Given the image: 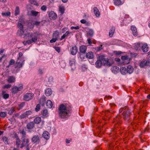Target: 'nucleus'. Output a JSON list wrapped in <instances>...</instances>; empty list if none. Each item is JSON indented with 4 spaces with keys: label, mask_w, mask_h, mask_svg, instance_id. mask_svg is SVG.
Segmentation results:
<instances>
[{
    "label": "nucleus",
    "mask_w": 150,
    "mask_h": 150,
    "mask_svg": "<svg viewBox=\"0 0 150 150\" xmlns=\"http://www.w3.org/2000/svg\"><path fill=\"white\" fill-rule=\"evenodd\" d=\"M20 133L21 134V140L19 139L18 137L17 136L16 138V144L18 148L19 146L21 149L24 147H26V150H30V147H29V140L28 138L26 137V132L23 129L20 132Z\"/></svg>",
    "instance_id": "nucleus-1"
},
{
    "label": "nucleus",
    "mask_w": 150,
    "mask_h": 150,
    "mask_svg": "<svg viewBox=\"0 0 150 150\" xmlns=\"http://www.w3.org/2000/svg\"><path fill=\"white\" fill-rule=\"evenodd\" d=\"M71 107H67L63 104L60 105L58 111L59 117L62 119L68 117L71 115Z\"/></svg>",
    "instance_id": "nucleus-2"
},
{
    "label": "nucleus",
    "mask_w": 150,
    "mask_h": 150,
    "mask_svg": "<svg viewBox=\"0 0 150 150\" xmlns=\"http://www.w3.org/2000/svg\"><path fill=\"white\" fill-rule=\"evenodd\" d=\"M41 35L40 33L37 32H35L33 33L26 32V33H25L24 34L23 38L25 39H27L29 37L31 38V40L26 41L27 44L30 45L32 42H36L37 41L38 37Z\"/></svg>",
    "instance_id": "nucleus-3"
},
{
    "label": "nucleus",
    "mask_w": 150,
    "mask_h": 150,
    "mask_svg": "<svg viewBox=\"0 0 150 150\" xmlns=\"http://www.w3.org/2000/svg\"><path fill=\"white\" fill-rule=\"evenodd\" d=\"M122 112L123 118L126 121H128L130 119L131 114L130 110L127 107L121 108L119 110V113Z\"/></svg>",
    "instance_id": "nucleus-4"
},
{
    "label": "nucleus",
    "mask_w": 150,
    "mask_h": 150,
    "mask_svg": "<svg viewBox=\"0 0 150 150\" xmlns=\"http://www.w3.org/2000/svg\"><path fill=\"white\" fill-rule=\"evenodd\" d=\"M23 84H20L18 87L16 86H13L11 88L12 93L13 94L17 93L18 91H21L23 89Z\"/></svg>",
    "instance_id": "nucleus-5"
},
{
    "label": "nucleus",
    "mask_w": 150,
    "mask_h": 150,
    "mask_svg": "<svg viewBox=\"0 0 150 150\" xmlns=\"http://www.w3.org/2000/svg\"><path fill=\"white\" fill-rule=\"evenodd\" d=\"M34 96V94L32 93H27L24 95L23 100L25 101H28L31 100Z\"/></svg>",
    "instance_id": "nucleus-6"
},
{
    "label": "nucleus",
    "mask_w": 150,
    "mask_h": 150,
    "mask_svg": "<svg viewBox=\"0 0 150 150\" xmlns=\"http://www.w3.org/2000/svg\"><path fill=\"white\" fill-rule=\"evenodd\" d=\"M103 59L102 60L103 64L105 66L110 67L112 66L113 64L111 60H109L108 59L105 58L103 55Z\"/></svg>",
    "instance_id": "nucleus-7"
},
{
    "label": "nucleus",
    "mask_w": 150,
    "mask_h": 150,
    "mask_svg": "<svg viewBox=\"0 0 150 150\" xmlns=\"http://www.w3.org/2000/svg\"><path fill=\"white\" fill-rule=\"evenodd\" d=\"M40 140V137L38 135H34L31 139L32 142L36 144H39Z\"/></svg>",
    "instance_id": "nucleus-8"
},
{
    "label": "nucleus",
    "mask_w": 150,
    "mask_h": 150,
    "mask_svg": "<svg viewBox=\"0 0 150 150\" xmlns=\"http://www.w3.org/2000/svg\"><path fill=\"white\" fill-rule=\"evenodd\" d=\"M150 62L149 60H146L144 59L141 61L139 63V66L141 68H143L146 66H149L150 64Z\"/></svg>",
    "instance_id": "nucleus-9"
},
{
    "label": "nucleus",
    "mask_w": 150,
    "mask_h": 150,
    "mask_svg": "<svg viewBox=\"0 0 150 150\" xmlns=\"http://www.w3.org/2000/svg\"><path fill=\"white\" fill-rule=\"evenodd\" d=\"M121 118L120 115H118L115 118H114L113 123L115 126L117 125H119L122 123Z\"/></svg>",
    "instance_id": "nucleus-10"
},
{
    "label": "nucleus",
    "mask_w": 150,
    "mask_h": 150,
    "mask_svg": "<svg viewBox=\"0 0 150 150\" xmlns=\"http://www.w3.org/2000/svg\"><path fill=\"white\" fill-rule=\"evenodd\" d=\"M103 55H101L98 58V60L96 62V65L97 67L99 68L101 66L103 59Z\"/></svg>",
    "instance_id": "nucleus-11"
},
{
    "label": "nucleus",
    "mask_w": 150,
    "mask_h": 150,
    "mask_svg": "<svg viewBox=\"0 0 150 150\" xmlns=\"http://www.w3.org/2000/svg\"><path fill=\"white\" fill-rule=\"evenodd\" d=\"M24 60L23 59L21 60H17L16 63V66L15 67V68H20L22 67L24 64Z\"/></svg>",
    "instance_id": "nucleus-12"
},
{
    "label": "nucleus",
    "mask_w": 150,
    "mask_h": 150,
    "mask_svg": "<svg viewBox=\"0 0 150 150\" xmlns=\"http://www.w3.org/2000/svg\"><path fill=\"white\" fill-rule=\"evenodd\" d=\"M17 27L19 28L20 30V35L21 36H22V35H24V34L25 33H26V32H25L23 31V25L22 24L20 23H18L17 24Z\"/></svg>",
    "instance_id": "nucleus-13"
},
{
    "label": "nucleus",
    "mask_w": 150,
    "mask_h": 150,
    "mask_svg": "<svg viewBox=\"0 0 150 150\" xmlns=\"http://www.w3.org/2000/svg\"><path fill=\"white\" fill-rule=\"evenodd\" d=\"M49 16L51 20H54L56 19L57 15L54 11H51L49 14Z\"/></svg>",
    "instance_id": "nucleus-14"
},
{
    "label": "nucleus",
    "mask_w": 150,
    "mask_h": 150,
    "mask_svg": "<svg viewBox=\"0 0 150 150\" xmlns=\"http://www.w3.org/2000/svg\"><path fill=\"white\" fill-rule=\"evenodd\" d=\"M75 59L73 58H71L69 60V64L70 66L71 69L73 71L75 69Z\"/></svg>",
    "instance_id": "nucleus-15"
},
{
    "label": "nucleus",
    "mask_w": 150,
    "mask_h": 150,
    "mask_svg": "<svg viewBox=\"0 0 150 150\" xmlns=\"http://www.w3.org/2000/svg\"><path fill=\"white\" fill-rule=\"evenodd\" d=\"M94 57L93 53L92 52H88L86 54V57L88 59H93Z\"/></svg>",
    "instance_id": "nucleus-16"
},
{
    "label": "nucleus",
    "mask_w": 150,
    "mask_h": 150,
    "mask_svg": "<svg viewBox=\"0 0 150 150\" xmlns=\"http://www.w3.org/2000/svg\"><path fill=\"white\" fill-rule=\"evenodd\" d=\"M78 51L77 47L76 46H75L72 47L71 49V53L73 55H75Z\"/></svg>",
    "instance_id": "nucleus-17"
},
{
    "label": "nucleus",
    "mask_w": 150,
    "mask_h": 150,
    "mask_svg": "<svg viewBox=\"0 0 150 150\" xmlns=\"http://www.w3.org/2000/svg\"><path fill=\"white\" fill-rule=\"evenodd\" d=\"M87 47L84 45L81 46L79 48L80 53H85L87 50Z\"/></svg>",
    "instance_id": "nucleus-18"
},
{
    "label": "nucleus",
    "mask_w": 150,
    "mask_h": 150,
    "mask_svg": "<svg viewBox=\"0 0 150 150\" xmlns=\"http://www.w3.org/2000/svg\"><path fill=\"white\" fill-rule=\"evenodd\" d=\"M141 49L144 52H147L149 50V47L146 44H144L142 45L141 47Z\"/></svg>",
    "instance_id": "nucleus-19"
},
{
    "label": "nucleus",
    "mask_w": 150,
    "mask_h": 150,
    "mask_svg": "<svg viewBox=\"0 0 150 150\" xmlns=\"http://www.w3.org/2000/svg\"><path fill=\"white\" fill-rule=\"evenodd\" d=\"M7 81L9 83H13L15 81V78L13 76H9L8 77Z\"/></svg>",
    "instance_id": "nucleus-20"
},
{
    "label": "nucleus",
    "mask_w": 150,
    "mask_h": 150,
    "mask_svg": "<svg viewBox=\"0 0 150 150\" xmlns=\"http://www.w3.org/2000/svg\"><path fill=\"white\" fill-rule=\"evenodd\" d=\"M42 137L46 140H47L49 139L50 134L47 131L44 132L42 134Z\"/></svg>",
    "instance_id": "nucleus-21"
},
{
    "label": "nucleus",
    "mask_w": 150,
    "mask_h": 150,
    "mask_svg": "<svg viewBox=\"0 0 150 150\" xmlns=\"http://www.w3.org/2000/svg\"><path fill=\"white\" fill-rule=\"evenodd\" d=\"M46 97L44 96H42L39 100V103L40 105L44 106L46 102Z\"/></svg>",
    "instance_id": "nucleus-22"
},
{
    "label": "nucleus",
    "mask_w": 150,
    "mask_h": 150,
    "mask_svg": "<svg viewBox=\"0 0 150 150\" xmlns=\"http://www.w3.org/2000/svg\"><path fill=\"white\" fill-rule=\"evenodd\" d=\"M131 29L132 31L133 35L134 36H137V33L136 27L134 26H132L131 27Z\"/></svg>",
    "instance_id": "nucleus-23"
},
{
    "label": "nucleus",
    "mask_w": 150,
    "mask_h": 150,
    "mask_svg": "<svg viewBox=\"0 0 150 150\" xmlns=\"http://www.w3.org/2000/svg\"><path fill=\"white\" fill-rule=\"evenodd\" d=\"M120 69L117 66H113L112 68V71L115 74H117L118 71H119Z\"/></svg>",
    "instance_id": "nucleus-24"
},
{
    "label": "nucleus",
    "mask_w": 150,
    "mask_h": 150,
    "mask_svg": "<svg viewBox=\"0 0 150 150\" xmlns=\"http://www.w3.org/2000/svg\"><path fill=\"white\" fill-rule=\"evenodd\" d=\"M94 13L96 16L97 17H99L100 16V13L98 10L97 9V8L96 7H94L93 8Z\"/></svg>",
    "instance_id": "nucleus-25"
},
{
    "label": "nucleus",
    "mask_w": 150,
    "mask_h": 150,
    "mask_svg": "<svg viewBox=\"0 0 150 150\" xmlns=\"http://www.w3.org/2000/svg\"><path fill=\"white\" fill-rule=\"evenodd\" d=\"M34 126V123L33 122H31L28 123L27 127L28 129H31L33 128Z\"/></svg>",
    "instance_id": "nucleus-26"
},
{
    "label": "nucleus",
    "mask_w": 150,
    "mask_h": 150,
    "mask_svg": "<svg viewBox=\"0 0 150 150\" xmlns=\"http://www.w3.org/2000/svg\"><path fill=\"white\" fill-rule=\"evenodd\" d=\"M142 45L140 43H137L135 44L134 46V48L137 50H140L141 48Z\"/></svg>",
    "instance_id": "nucleus-27"
},
{
    "label": "nucleus",
    "mask_w": 150,
    "mask_h": 150,
    "mask_svg": "<svg viewBox=\"0 0 150 150\" xmlns=\"http://www.w3.org/2000/svg\"><path fill=\"white\" fill-rule=\"evenodd\" d=\"M45 94L46 96H49L52 94V90L50 88H47L45 91Z\"/></svg>",
    "instance_id": "nucleus-28"
},
{
    "label": "nucleus",
    "mask_w": 150,
    "mask_h": 150,
    "mask_svg": "<svg viewBox=\"0 0 150 150\" xmlns=\"http://www.w3.org/2000/svg\"><path fill=\"white\" fill-rule=\"evenodd\" d=\"M133 68L131 65H129L127 68V71L129 74H131L133 71Z\"/></svg>",
    "instance_id": "nucleus-29"
},
{
    "label": "nucleus",
    "mask_w": 150,
    "mask_h": 150,
    "mask_svg": "<svg viewBox=\"0 0 150 150\" xmlns=\"http://www.w3.org/2000/svg\"><path fill=\"white\" fill-rule=\"evenodd\" d=\"M115 28L114 27H112L110 29L109 33V36L110 37H112L113 35L114 32L115 31Z\"/></svg>",
    "instance_id": "nucleus-30"
},
{
    "label": "nucleus",
    "mask_w": 150,
    "mask_h": 150,
    "mask_svg": "<svg viewBox=\"0 0 150 150\" xmlns=\"http://www.w3.org/2000/svg\"><path fill=\"white\" fill-rule=\"evenodd\" d=\"M46 105L48 108H51L52 106V103L50 100H48L46 102Z\"/></svg>",
    "instance_id": "nucleus-31"
},
{
    "label": "nucleus",
    "mask_w": 150,
    "mask_h": 150,
    "mask_svg": "<svg viewBox=\"0 0 150 150\" xmlns=\"http://www.w3.org/2000/svg\"><path fill=\"white\" fill-rule=\"evenodd\" d=\"M41 121V119L40 117H35L34 120V122L35 124L39 123Z\"/></svg>",
    "instance_id": "nucleus-32"
},
{
    "label": "nucleus",
    "mask_w": 150,
    "mask_h": 150,
    "mask_svg": "<svg viewBox=\"0 0 150 150\" xmlns=\"http://www.w3.org/2000/svg\"><path fill=\"white\" fill-rule=\"evenodd\" d=\"M53 37L58 40L59 37V33L57 31L54 32L53 35Z\"/></svg>",
    "instance_id": "nucleus-33"
},
{
    "label": "nucleus",
    "mask_w": 150,
    "mask_h": 150,
    "mask_svg": "<svg viewBox=\"0 0 150 150\" xmlns=\"http://www.w3.org/2000/svg\"><path fill=\"white\" fill-rule=\"evenodd\" d=\"M2 95L3 96V98L6 99L8 98L9 97V94L8 93H5V92L3 91L2 93Z\"/></svg>",
    "instance_id": "nucleus-34"
},
{
    "label": "nucleus",
    "mask_w": 150,
    "mask_h": 150,
    "mask_svg": "<svg viewBox=\"0 0 150 150\" xmlns=\"http://www.w3.org/2000/svg\"><path fill=\"white\" fill-rule=\"evenodd\" d=\"M59 10L62 14H63L65 11L64 7L62 6H59Z\"/></svg>",
    "instance_id": "nucleus-35"
},
{
    "label": "nucleus",
    "mask_w": 150,
    "mask_h": 150,
    "mask_svg": "<svg viewBox=\"0 0 150 150\" xmlns=\"http://www.w3.org/2000/svg\"><path fill=\"white\" fill-rule=\"evenodd\" d=\"M114 3L115 4L116 6L121 5L123 4L120 0H115Z\"/></svg>",
    "instance_id": "nucleus-36"
},
{
    "label": "nucleus",
    "mask_w": 150,
    "mask_h": 150,
    "mask_svg": "<svg viewBox=\"0 0 150 150\" xmlns=\"http://www.w3.org/2000/svg\"><path fill=\"white\" fill-rule=\"evenodd\" d=\"M42 114L44 117H47L48 116L47 110V109L43 110L42 112Z\"/></svg>",
    "instance_id": "nucleus-37"
},
{
    "label": "nucleus",
    "mask_w": 150,
    "mask_h": 150,
    "mask_svg": "<svg viewBox=\"0 0 150 150\" xmlns=\"http://www.w3.org/2000/svg\"><path fill=\"white\" fill-rule=\"evenodd\" d=\"M30 13L32 16H36L39 13V12L34 11V10H32L30 11Z\"/></svg>",
    "instance_id": "nucleus-38"
},
{
    "label": "nucleus",
    "mask_w": 150,
    "mask_h": 150,
    "mask_svg": "<svg viewBox=\"0 0 150 150\" xmlns=\"http://www.w3.org/2000/svg\"><path fill=\"white\" fill-rule=\"evenodd\" d=\"M80 57L82 60L85 61V59L86 58V54L85 53H80Z\"/></svg>",
    "instance_id": "nucleus-39"
},
{
    "label": "nucleus",
    "mask_w": 150,
    "mask_h": 150,
    "mask_svg": "<svg viewBox=\"0 0 150 150\" xmlns=\"http://www.w3.org/2000/svg\"><path fill=\"white\" fill-rule=\"evenodd\" d=\"M93 31L92 29H90L87 32V35L90 36H93Z\"/></svg>",
    "instance_id": "nucleus-40"
},
{
    "label": "nucleus",
    "mask_w": 150,
    "mask_h": 150,
    "mask_svg": "<svg viewBox=\"0 0 150 150\" xmlns=\"http://www.w3.org/2000/svg\"><path fill=\"white\" fill-rule=\"evenodd\" d=\"M69 33V31H67L65 34H64L60 38V40H62L64 39L66 37H67L68 34Z\"/></svg>",
    "instance_id": "nucleus-41"
},
{
    "label": "nucleus",
    "mask_w": 150,
    "mask_h": 150,
    "mask_svg": "<svg viewBox=\"0 0 150 150\" xmlns=\"http://www.w3.org/2000/svg\"><path fill=\"white\" fill-rule=\"evenodd\" d=\"M20 13V11L19 8L18 6H17L15 9V15L16 16L17 15H18Z\"/></svg>",
    "instance_id": "nucleus-42"
},
{
    "label": "nucleus",
    "mask_w": 150,
    "mask_h": 150,
    "mask_svg": "<svg viewBox=\"0 0 150 150\" xmlns=\"http://www.w3.org/2000/svg\"><path fill=\"white\" fill-rule=\"evenodd\" d=\"M4 142V143L6 144H9L8 142V138L6 137H4L2 138Z\"/></svg>",
    "instance_id": "nucleus-43"
},
{
    "label": "nucleus",
    "mask_w": 150,
    "mask_h": 150,
    "mask_svg": "<svg viewBox=\"0 0 150 150\" xmlns=\"http://www.w3.org/2000/svg\"><path fill=\"white\" fill-rule=\"evenodd\" d=\"M2 15L3 16H9L11 15V13L9 11L6 12L2 13Z\"/></svg>",
    "instance_id": "nucleus-44"
},
{
    "label": "nucleus",
    "mask_w": 150,
    "mask_h": 150,
    "mask_svg": "<svg viewBox=\"0 0 150 150\" xmlns=\"http://www.w3.org/2000/svg\"><path fill=\"white\" fill-rule=\"evenodd\" d=\"M15 110V109L13 107H12L9 111L8 114L10 115H11Z\"/></svg>",
    "instance_id": "nucleus-45"
},
{
    "label": "nucleus",
    "mask_w": 150,
    "mask_h": 150,
    "mask_svg": "<svg viewBox=\"0 0 150 150\" xmlns=\"http://www.w3.org/2000/svg\"><path fill=\"white\" fill-rule=\"evenodd\" d=\"M7 115L6 113V112H1L0 113V116L3 118H4Z\"/></svg>",
    "instance_id": "nucleus-46"
},
{
    "label": "nucleus",
    "mask_w": 150,
    "mask_h": 150,
    "mask_svg": "<svg viewBox=\"0 0 150 150\" xmlns=\"http://www.w3.org/2000/svg\"><path fill=\"white\" fill-rule=\"evenodd\" d=\"M23 56V53L21 52H20L19 53L18 55V57L17 58V60H21L23 59H22V58H21V57Z\"/></svg>",
    "instance_id": "nucleus-47"
},
{
    "label": "nucleus",
    "mask_w": 150,
    "mask_h": 150,
    "mask_svg": "<svg viewBox=\"0 0 150 150\" xmlns=\"http://www.w3.org/2000/svg\"><path fill=\"white\" fill-rule=\"evenodd\" d=\"M19 21L21 23H24L25 22L24 18L23 16L20 17L19 18Z\"/></svg>",
    "instance_id": "nucleus-48"
},
{
    "label": "nucleus",
    "mask_w": 150,
    "mask_h": 150,
    "mask_svg": "<svg viewBox=\"0 0 150 150\" xmlns=\"http://www.w3.org/2000/svg\"><path fill=\"white\" fill-rule=\"evenodd\" d=\"M41 24V22L40 21H36L33 23V25H35L36 26H38Z\"/></svg>",
    "instance_id": "nucleus-49"
},
{
    "label": "nucleus",
    "mask_w": 150,
    "mask_h": 150,
    "mask_svg": "<svg viewBox=\"0 0 150 150\" xmlns=\"http://www.w3.org/2000/svg\"><path fill=\"white\" fill-rule=\"evenodd\" d=\"M15 63V60L14 59H12L10 61L9 64V65L11 66L13 65Z\"/></svg>",
    "instance_id": "nucleus-50"
},
{
    "label": "nucleus",
    "mask_w": 150,
    "mask_h": 150,
    "mask_svg": "<svg viewBox=\"0 0 150 150\" xmlns=\"http://www.w3.org/2000/svg\"><path fill=\"white\" fill-rule=\"evenodd\" d=\"M27 117L25 114V112L22 114L19 117L20 118L22 119H23L26 117Z\"/></svg>",
    "instance_id": "nucleus-51"
},
{
    "label": "nucleus",
    "mask_w": 150,
    "mask_h": 150,
    "mask_svg": "<svg viewBox=\"0 0 150 150\" xmlns=\"http://www.w3.org/2000/svg\"><path fill=\"white\" fill-rule=\"evenodd\" d=\"M40 8L42 11H45L47 10V7L43 5Z\"/></svg>",
    "instance_id": "nucleus-52"
},
{
    "label": "nucleus",
    "mask_w": 150,
    "mask_h": 150,
    "mask_svg": "<svg viewBox=\"0 0 150 150\" xmlns=\"http://www.w3.org/2000/svg\"><path fill=\"white\" fill-rule=\"evenodd\" d=\"M11 86V85L10 84L5 85L3 87V88H10Z\"/></svg>",
    "instance_id": "nucleus-53"
},
{
    "label": "nucleus",
    "mask_w": 150,
    "mask_h": 150,
    "mask_svg": "<svg viewBox=\"0 0 150 150\" xmlns=\"http://www.w3.org/2000/svg\"><path fill=\"white\" fill-rule=\"evenodd\" d=\"M40 107L39 104H38L37 105L36 108H35V110L36 112L39 111L40 109Z\"/></svg>",
    "instance_id": "nucleus-54"
},
{
    "label": "nucleus",
    "mask_w": 150,
    "mask_h": 150,
    "mask_svg": "<svg viewBox=\"0 0 150 150\" xmlns=\"http://www.w3.org/2000/svg\"><path fill=\"white\" fill-rule=\"evenodd\" d=\"M25 114H26L27 117L29 115H30L32 113V112L30 110H28L26 111L25 112Z\"/></svg>",
    "instance_id": "nucleus-55"
},
{
    "label": "nucleus",
    "mask_w": 150,
    "mask_h": 150,
    "mask_svg": "<svg viewBox=\"0 0 150 150\" xmlns=\"http://www.w3.org/2000/svg\"><path fill=\"white\" fill-rule=\"evenodd\" d=\"M57 40H58L57 39L53 38L52 39L50 40V42L51 43L54 42H55Z\"/></svg>",
    "instance_id": "nucleus-56"
},
{
    "label": "nucleus",
    "mask_w": 150,
    "mask_h": 150,
    "mask_svg": "<svg viewBox=\"0 0 150 150\" xmlns=\"http://www.w3.org/2000/svg\"><path fill=\"white\" fill-rule=\"evenodd\" d=\"M54 48L55 50L58 53H59L60 51V48L59 47H54Z\"/></svg>",
    "instance_id": "nucleus-57"
},
{
    "label": "nucleus",
    "mask_w": 150,
    "mask_h": 150,
    "mask_svg": "<svg viewBox=\"0 0 150 150\" xmlns=\"http://www.w3.org/2000/svg\"><path fill=\"white\" fill-rule=\"evenodd\" d=\"M126 68H124L123 69L120 70L122 74H125V71H126Z\"/></svg>",
    "instance_id": "nucleus-58"
},
{
    "label": "nucleus",
    "mask_w": 150,
    "mask_h": 150,
    "mask_svg": "<svg viewBox=\"0 0 150 150\" xmlns=\"http://www.w3.org/2000/svg\"><path fill=\"white\" fill-rule=\"evenodd\" d=\"M79 26H77L76 27H74V26H72L71 27V29H75V30H78V29H79Z\"/></svg>",
    "instance_id": "nucleus-59"
},
{
    "label": "nucleus",
    "mask_w": 150,
    "mask_h": 150,
    "mask_svg": "<svg viewBox=\"0 0 150 150\" xmlns=\"http://www.w3.org/2000/svg\"><path fill=\"white\" fill-rule=\"evenodd\" d=\"M25 103L24 102L21 103L19 105L20 108H22L25 105Z\"/></svg>",
    "instance_id": "nucleus-60"
},
{
    "label": "nucleus",
    "mask_w": 150,
    "mask_h": 150,
    "mask_svg": "<svg viewBox=\"0 0 150 150\" xmlns=\"http://www.w3.org/2000/svg\"><path fill=\"white\" fill-rule=\"evenodd\" d=\"M125 18H128L129 19V22H128V23H129L131 22L132 21V19L130 17H129V16L128 15H126L125 16Z\"/></svg>",
    "instance_id": "nucleus-61"
},
{
    "label": "nucleus",
    "mask_w": 150,
    "mask_h": 150,
    "mask_svg": "<svg viewBox=\"0 0 150 150\" xmlns=\"http://www.w3.org/2000/svg\"><path fill=\"white\" fill-rule=\"evenodd\" d=\"M122 59L123 60H125L128 59V56H122Z\"/></svg>",
    "instance_id": "nucleus-62"
},
{
    "label": "nucleus",
    "mask_w": 150,
    "mask_h": 150,
    "mask_svg": "<svg viewBox=\"0 0 150 150\" xmlns=\"http://www.w3.org/2000/svg\"><path fill=\"white\" fill-rule=\"evenodd\" d=\"M102 45H101L100 47L97 48V50L98 51H99L102 49Z\"/></svg>",
    "instance_id": "nucleus-63"
},
{
    "label": "nucleus",
    "mask_w": 150,
    "mask_h": 150,
    "mask_svg": "<svg viewBox=\"0 0 150 150\" xmlns=\"http://www.w3.org/2000/svg\"><path fill=\"white\" fill-rule=\"evenodd\" d=\"M112 98V96H106L104 98V99H105L106 98H107L108 100L110 99H111Z\"/></svg>",
    "instance_id": "nucleus-64"
}]
</instances>
